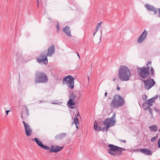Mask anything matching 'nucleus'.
<instances>
[{"label":"nucleus","instance_id":"1","mask_svg":"<svg viewBox=\"0 0 160 160\" xmlns=\"http://www.w3.org/2000/svg\"><path fill=\"white\" fill-rule=\"evenodd\" d=\"M116 114L115 113L111 118H106L103 122V124L105 126L104 127L101 128L100 127H98V124L96 121L94 122V130L96 131H107L109 127H112L114 126L116 122L115 119Z\"/></svg>","mask_w":160,"mask_h":160},{"label":"nucleus","instance_id":"2","mask_svg":"<svg viewBox=\"0 0 160 160\" xmlns=\"http://www.w3.org/2000/svg\"><path fill=\"white\" fill-rule=\"evenodd\" d=\"M55 52V46L53 45L50 46L48 48L47 54L46 55L45 52H43L39 57L37 58V61L40 63L47 64L48 60L47 56H51Z\"/></svg>","mask_w":160,"mask_h":160},{"label":"nucleus","instance_id":"3","mask_svg":"<svg viewBox=\"0 0 160 160\" xmlns=\"http://www.w3.org/2000/svg\"><path fill=\"white\" fill-rule=\"evenodd\" d=\"M118 76L121 80H128L131 77L130 70L125 66H121L118 69Z\"/></svg>","mask_w":160,"mask_h":160},{"label":"nucleus","instance_id":"4","mask_svg":"<svg viewBox=\"0 0 160 160\" xmlns=\"http://www.w3.org/2000/svg\"><path fill=\"white\" fill-rule=\"evenodd\" d=\"M108 146L109 148L108 150V153L113 156H118L121 155L122 151L125 150V149L123 148L112 144H109L108 145Z\"/></svg>","mask_w":160,"mask_h":160},{"label":"nucleus","instance_id":"5","mask_svg":"<svg viewBox=\"0 0 160 160\" xmlns=\"http://www.w3.org/2000/svg\"><path fill=\"white\" fill-rule=\"evenodd\" d=\"M124 104V99L121 96L116 94L114 96L110 105L112 108H117L122 106Z\"/></svg>","mask_w":160,"mask_h":160},{"label":"nucleus","instance_id":"6","mask_svg":"<svg viewBox=\"0 0 160 160\" xmlns=\"http://www.w3.org/2000/svg\"><path fill=\"white\" fill-rule=\"evenodd\" d=\"M149 67H143L139 69V75L142 78H145L148 77L149 75Z\"/></svg>","mask_w":160,"mask_h":160},{"label":"nucleus","instance_id":"7","mask_svg":"<svg viewBox=\"0 0 160 160\" xmlns=\"http://www.w3.org/2000/svg\"><path fill=\"white\" fill-rule=\"evenodd\" d=\"M22 122L24 126L25 133L27 137H30L32 134V129L28 123H26L24 121H23Z\"/></svg>","mask_w":160,"mask_h":160},{"label":"nucleus","instance_id":"8","mask_svg":"<svg viewBox=\"0 0 160 160\" xmlns=\"http://www.w3.org/2000/svg\"><path fill=\"white\" fill-rule=\"evenodd\" d=\"M76 97V96L75 95L73 94L71 95L68 103V106L70 108L72 109L74 108L75 104V100Z\"/></svg>","mask_w":160,"mask_h":160},{"label":"nucleus","instance_id":"9","mask_svg":"<svg viewBox=\"0 0 160 160\" xmlns=\"http://www.w3.org/2000/svg\"><path fill=\"white\" fill-rule=\"evenodd\" d=\"M32 140L33 141H34L36 142L37 144L39 147H41L42 148L44 149L45 150H48L49 149V147L43 144L41 141L38 138H35L33 139H32Z\"/></svg>","mask_w":160,"mask_h":160},{"label":"nucleus","instance_id":"10","mask_svg":"<svg viewBox=\"0 0 160 160\" xmlns=\"http://www.w3.org/2000/svg\"><path fill=\"white\" fill-rule=\"evenodd\" d=\"M63 148V147L58 146H52L51 147V149L49 150V151L51 152L56 153L62 149Z\"/></svg>","mask_w":160,"mask_h":160},{"label":"nucleus","instance_id":"11","mask_svg":"<svg viewBox=\"0 0 160 160\" xmlns=\"http://www.w3.org/2000/svg\"><path fill=\"white\" fill-rule=\"evenodd\" d=\"M145 88L149 89L153 86L155 83L154 81H144Z\"/></svg>","mask_w":160,"mask_h":160},{"label":"nucleus","instance_id":"12","mask_svg":"<svg viewBox=\"0 0 160 160\" xmlns=\"http://www.w3.org/2000/svg\"><path fill=\"white\" fill-rule=\"evenodd\" d=\"M147 32L144 30L142 34L139 36L137 42L138 43H141L143 42L147 35Z\"/></svg>","mask_w":160,"mask_h":160},{"label":"nucleus","instance_id":"13","mask_svg":"<svg viewBox=\"0 0 160 160\" xmlns=\"http://www.w3.org/2000/svg\"><path fill=\"white\" fill-rule=\"evenodd\" d=\"M138 152H140L145 155H150L152 154V152L149 149L144 148L138 150Z\"/></svg>","mask_w":160,"mask_h":160},{"label":"nucleus","instance_id":"14","mask_svg":"<svg viewBox=\"0 0 160 160\" xmlns=\"http://www.w3.org/2000/svg\"><path fill=\"white\" fill-rule=\"evenodd\" d=\"M36 75L41 80H47L48 79L47 76L44 73L38 72L37 73Z\"/></svg>","mask_w":160,"mask_h":160},{"label":"nucleus","instance_id":"15","mask_svg":"<svg viewBox=\"0 0 160 160\" xmlns=\"http://www.w3.org/2000/svg\"><path fill=\"white\" fill-rule=\"evenodd\" d=\"M158 98V96H156L154 98H152L151 99H150L148 100H147L146 102L150 106H151L155 102V100L156 99H157Z\"/></svg>","mask_w":160,"mask_h":160},{"label":"nucleus","instance_id":"16","mask_svg":"<svg viewBox=\"0 0 160 160\" xmlns=\"http://www.w3.org/2000/svg\"><path fill=\"white\" fill-rule=\"evenodd\" d=\"M63 83H66L68 87H71L72 89L74 87V81H64Z\"/></svg>","mask_w":160,"mask_h":160},{"label":"nucleus","instance_id":"17","mask_svg":"<svg viewBox=\"0 0 160 160\" xmlns=\"http://www.w3.org/2000/svg\"><path fill=\"white\" fill-rule=\"evenodd\" d=\"M63 32L66 33L68 36L69 37L71 36V32L70 30V27L68 26H66L63 29Z\"/></svg>","mask_w":160,"mask_h":160},{"label":"nucleus","instance_id":"18","mask_svg":"<svg viewBox=\"0 0 160 160\" xmlns=\"http://www.w3.org/2000/svg\"><path fill=\"white\" fill-rule=\"evenodd\" d=\"M80 117L79 115V113L78 112L77 115V116L76 117H75L74 118L73 123L75 124L76 125V128L77 129H78V125L79 123L78 119L79 118H80Z\"/></svg>","mask_w":160,"mask_h":160},{"label":"nucleus","instance_id":"19","mask_svg":"<svg viewBox=\"0 0 160 160\" xmlns=\"http://www.w3.org/2000/svg\"><path fill=\"white\" fill-rule=\"evenodd\" d=\"M102 22H100V23H98L95 29V31L93 32V35L94 36L96 34V33L98 31L99 28H100L101 24H102Z\"/></svg>","mask_w":160,"mask_h":160},{"label":"nucleus","instance_id":"20","mask_svg":"<svg viewBox=\"0 0 160 160\" xmlns=\"http://www.w3.org/2000/svg\"><path fill=\"white\" fill-rule=\"evenodd\" d=\"M75 78H74L72 76L70 75H68L66 77H65L63 80H74Z\"/></svg>","mask_w":160,"mask_h":160},{"label":"nucleus","instance_id":"21","mask_svg":"<svg viewBox=\"0 0 160 160\" xmlns=\"http://www.w3.org/2000/svg\"><path fill=\"white\" fill-rule=\"evenodd\" d=\"M150 107V106L148 105V104L146 102L142 105V107L145 110H146L148 108Z\"/></svg>","mask_w":160,"mask_h":160},{"label":"nucleus","instance_id":"22","mask_svg":"<svg viewBox=\"0 0 160 160\" xmlns=\"http://www.w3.org/2000/svg\"><path fill=\"white\" fill-rule=\"evenodd\" d=\"M150 129L154 132H156L158 129L157 127L155 125H153L149 127Z\"/></svg>","mask_w":160,"mask_h":160},{"label":"nucleus","instance_id":"23","mask_svg":"<svg viewBox=\"0 0 160 160\" xmlns=\"http://www.w3.org/2000/svg\"><path fill=\"white\" fill-rule=\"evenodd\" d=\"M145 7L149 11H152L153 8V7L151 6L148 4H146L145 5Z\"/></svg>","mask_w":160,"mask_h":160},{"label":"nucleus","instance_id":"24","mask_svg":"<svg viewBox=\"0 0 160 160\" xmlns=\"http://www.w3.org/2000/svg\"><path fill=\"white\" fill-rule=\"evenodd\" d=\"M154 110L157 113H160V111L159 108L156 107H154L153 108Z\"/></svg>","mask_w":160,"mask_h":160},{"label":"nucleus","instance_id":"25","mask_svg":"<svg viewBox=\"0 0 160 160\" xmlns=\"http://www.w3.org/2000/svg\"><path fill=\"white\" fill-rule=\"evenodd\" d=\"M158 138V135L157 134L156 136L155 137H154L151 138V142H154Z\"/></svg>","mask_w":160,"mask_h":160},{"label":"nucleus","instance_id":"26","mask_svg":"<svg viewBox=\"0 0 160 160\" xmlns=\"http://www.w3.org/2000/svg\"><path fill=\"white\" fill-rule=\"evenodd\" d=\"M148 110H149V112L150 113L151 115V116L150 118H153V115H152V109L151 108H149L148 109Z\"/></svg>","mask_w":160,"mask_h":160},{"label":"nucleus","instance_id":"27","mask_svg":"<svg viewBox=\"0 0 160 160\" xmlns=\"http://www.w3.org/2000/svg\"><path fill=\"white\" fill-rule=\"evenodd\" d=\"M152 11L154 12V14H156L158 12V10L154 8H153Z\"/></svg>","mask_w":160,"mask_h":160},{"label":"nucleus","instance_id":"28","mask_svg":"<svg viewBox=\"0 0 160 160\" xmlns=\"http://www.w3.org/2000/svg\"><path fill=\"white\" fill-rule=\"evenodd\" d=\"M56 28L57 32H59V29H60L59 24L58 23L57 25V26L56 27Z\"/></svg>","mask_w":160,"mask_h":160},{"label":"nucleus","instance_id":"29","mask_svg":"<svg viewBox=\"0 0 160 160\" xmlns=\"http://www.w3.org/2000/svg\"><path fill=\"white\" fill-rule=\"evenodd\" d=\"M120 85L119 84H117V90L118 91H119L120 90Z\"/></svg>","mask_w":160,"mask_h":160},{"label":"nucleus","instance_id":"30","mask_svg":"<svg viewBox=\"0 0 160 160\" xmlns=\"http://www.w3.org/2000/svg\"><path fill=\"white\" fill-rule=\"evenodd\" d=\"M151 74H152V75H153V74H154V70L152 68H151Z\"/></svg>","mask_w":160,"mask_h":160},{"label":"nucleus","instance_id":"31","mask_svg":"<svg viewBox=\"0 0 160 160\" xmlns=\"http://www.w3.org/2000/svg\"><path fill=\"white\" fill-rule=\"evenodd\" d=\"M158 145L159 148H160V138L159 139L158 141Z\"/></svg>","mask_w":160,"mask_h":160},{"label":"nucleus","instance_id":"32","mask_svg":"<svg viewBox=\"0 0 160 160\" xmlns=\"http://www.w3.org/2000/svg\"><path fill=\"white\" fill-rule=\"evenodd\" d=\"M10 112V110H7L5 111V112L7 115H8V114L9 112Z\"/></svg>","mask_w":160,"mask_h":160},{"label":"nucleus","instance_id":"33","mask_svg":"<svg viewBox=\"0 0 160 160\" xmlns=\"http://www.w3.org/2000/svg\"><path fill=\"white\" fill-rule=\"evenodd\" d=\"M26 111L27 113V115H29V113H28L29 111H28V110L27 107H26Z\"/></svg>","mask_w":160,"mask_h":160},{"label":"nucleus","instance_id":"34","mask_svg":"<svg viewBox=\"0 0 160 160\" xmlns=\"http://www.w3.org/2000/svg\"><path fill=\"white\" fill-rule=\"evenodd\" d=\"M151 63V62H148L147 63V65L148 66L149 65H150Z\"/></svg>","mask_w":160,"mask_h":160},{"label":"nucleus","instance_id":"35","mask_svg":"<svg viewBox=\"0 0 160 160\" xmlns=\"http://www.w3.org/2000/svg\"><path fill=\"white\" fill-rule=\"evenodd\" d=\"M77 54L78 56V58H79V59H80V57L79 56V54H78V53L77 52Z\"/></svg>","mask_w":160,"mask_h":160},{"label":"nucleus","instance_id":"36","mask_svg":"<svg viewBox=\"0 0 160 160\" xmlns=\"http://www.w3.org/2000/svg\"><path fill=\"white\" fill-rule=\"evenodd\" d=\"M158 12H159V16L160 17V9H158Z\"/></svg>","mask_w":160,"mask_h":160},{"label":"nucleus","instance_id":"37","mask_svg":"<svg viewBox=\"0 0 160 160\" xmlns=\"http://www.w3.org/2000/svg\"><path fill=\"white\" fill-rule=\"evenodd\" d=\"M107 94H108L107 92H106L105 93V96L106 97H107Z\"/></svg>","mask_w":160,"mask_h":160},{"label":"nucleus","instance_id":"38","mask_svg":"<svg viewBox=\"0 0 160 160\" xmlns=\"http://www.w3.org/2000/svg\"><path fill=\"white\" fill-rule=\"evenodd\" d=\"M143 98H144L145 100H146L147 99V96H143Z\"/></svg>","mask_w":160,"mask_h":160},{"label":"nucleus","instance_id":"39","mask_svg":"<svg viewBox=\"0 0 160 160\" xmlns=\"http://www.w3.org/2000/svg\"><path fill=\"white\" fill-rule=\"evenodd\" d=\"M37 0V2L38 3V5L39 4V3H38V2H39V0Z\"/></svg>","mask_w":160,"mask_h":160},{"label":"nucleus","instance_id":"40","mask_svg":"<svg viewBox=\"0 0 160 160\" xmlns=\"http://www.w3.org/2000/svg\"><path fill=\"white\" fill-rule=\"evenodd\" d=\"M42 81H38V82H41Z\"/></svg>","mask_w":160,"mask_h":160},{"label":"nucleus","instance_id":"41","mask_svg":"<svg viewBox=\"0 0 160 160\" xmlns=\"http://www.w3.org/2000/svg\"><path fill=\"white\" fill-rule=\"evenodd\" d=\"M159 131L160 132V129L159 130Z\"/></svg>","mask_w":160,"mask_h":160},{"label":"nucleus","instance_id":"42","mask_svg":"<svg viewBox=\"0 0 160 160\" xmlns=\"http://www.w3.org/2000/svg\"><path fill=\"white\" fill-rule=\"evenodd\" d=\"M22 116H21V117H22Z\"/></svg>","mask_w":160,"mask_h":160},{"label":"nucleus","instance_id":"43","mask_svg":"<svg viewBox=\"0 0 160 160\" xmlns=\"http://www.w3.org/2000/svg\"><path fill=\"white\" fill-rule=\"evenodd\" d=\"M125 141H124V140H123V142H125Z\"/></svg>","mask_w":160,"mask_h":160}]
</instances>
